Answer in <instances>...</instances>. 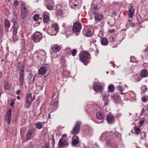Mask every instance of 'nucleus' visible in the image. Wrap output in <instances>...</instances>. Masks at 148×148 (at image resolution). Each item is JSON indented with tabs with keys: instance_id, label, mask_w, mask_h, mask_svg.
<instances>
[{
	"instance_id": "f257e3e1",
	"label": "nucleus",
	"mask_w": 148,
	"mask_h": 148,
	"mask_svg": "<svg viewBox=\"0 0 148 148\" xmlns=\"http://www.w3.org/2000/svg\"><path fill=\"white\" fill-rule=\"evenodd\" d=\"M118 135V133L116 132L113 133L111 132H105L102 134L100 137V139L103 140H105L107 145L111 148H118L116 143L114 142L113 139L117 138Z\"/></svg>"
},
{
	"instance_id": "f03ea898",
	"label": "nucleus",
	"mask_w": 148,
	"mask_h": 148,
	"mask_svg": "<svg viewBox=\"0 0 148 148\" xmlns=\"http://www.w3.org/2000/svg\"><path fill=\"white\" fill-rule=\"evenodd\" d=\"M103 0H94L92 2L91 10L92 13H95L99 10L100 5L103 3Z\"/></svg>"
},
{
	"instance_id": "7ed1b4c3",
	"label": "nucleus",
	"mask_w": 148,
	"mask_h": 148,
	"mask_svg": "<svg viewBox=\"0 0 148 148\" xmlns=\"http://www.w3.org/2000/svg\"><path fill=\"white\" fill-rule=\"evenodd\" d=\"M35 53L38 54L36 56V58L39 62H45V61L47 57L46 56V52L44 50L40 49L38 51H35Z\"/></svg>"
},
{
	"instance_id": "20e7f679",
	"label": "nucleus",
	"mask_w": 148,
	"mask_h": 148,
	"mask_svg": "<svg viewBox=\"0 0 148 148\" xmlns=\"http://www.w3.org/2000/svg\"><path fill=\"white\" fill-rule=\"evenodd\" d=\"M35 99V97H32L31 93H27L26 96L25 106L26 108H28L30 107L31 103Z\"/></svg>"
},
{
	"instance_id": "39448f33",
	"label": "nucleus",
	"mask_w": 148,
	"mask_h": 148,
	"mask_svg": "<svg viewBox=\"0 0 148 148\" xmlns=\"http://www.w3.org/2000/svg\"><path fill=\"white\" fill-rule=\"evenodd\" d=\"M69 5L72 9H79L81 6V1L79 0H70Z\"/></svg>"
},
{
	"instance_id": "423d86ee",
	"label": "nucleus",
	"mask_w": 148,
	"mask_h": 148,
	"mask_svg": "<svg viewBox=\"0 0 148 148\" xmlns=\"http://www.w3.org/2000/svg\"><path fill=\"white\" fill-rule=\"evenodd\" d=\"M82 28V25L78 22H76L74 24L73 27V30L74 32L76 33V35H77L79 34Z\"/></svg>"
},
{
	"instance_id": "0eeeda50",
	"label": "nucleus",
	"mask_w": 148,
	"mask_h": 148,
	"mask_svg": "<svg viewBox=\"0 0 148 148\" xmlns=\"http://www.w3.org/2000/svg\"><path fill=\"white\" fill-rule=\"evenodd\" d=\"M124 94H125V97L127 99L130 100L132 101H135L136 100L135 94L132 91L127 93L124 92Z\"/></svg>"
},
{
	"instance_id": "6e6552de",
	"label": "nucleus",
	"mask_w": 148,
	"mask_h": 148,
	"mask_svg": "<svg viewBox=\"0 0 148 148\" xmlns=\"http://www.w3.org/2000/svg\"><path fill=\"white\" fill-rule=\"evenodd\" d=\"M81 125V123L80 122H77L71 131V133L72 134H78L80 130Z\"/></svg>"
},
{
	"instance_id": "1a4fd4ad",
	"label": "nucleus",
	"mask_w": 148,
	"mask_h": 148,
	"mask_svg": "<svg viewBox=\"0 0 148 148\" xmlns=\"http://www.w3.org/2000/svg\"><path fill=\"white\" fill-rule=\"evenodd\" d=\"M42 38L41 34L39 32H36L33 34L32 39L35 42H38Z\"/></svg>"
},
{
	"instance_id": "9d476101",
	"label": "nucleus",
	"mask_w": 148,
	"mask_h": 148,
	"mask_svg": "<svg viewBox=\"0 0 148 148\" xmlns=\"http://www.w3.org/2000/svg\"><path fill=\"white\" fill-rule=\"evenodd\" d=\"M89 54V53L87 52L82 53L79 55L80 60L82 62L86 61L88 57Z\"/></svg>"
},
{
	"instance_id": "9b49d317",
	"label": "nucleus",
	"mask_w": 148,
	"mask_h": 148,
	"mask_svg": "<svg viewBox=\"0 0 148 148\" xmlns=\"http://www.w3.org/2000/svg\"><path fill=\"white\" fill-rule=\"evenodd\" d=\"M49 68L48 65H45L41 66L38 70V72L40 75H45Z\"/></svg>"
},
{
	"instance_id": "f8f14e48",
	"label": "nucleus",
	"mask_w": 148,
	"mask_h": 148,
	"mask_svg": "<svg viewBox=\"0 0 148 148\" xmlns=\"http://www.w3.org/2000/svg\"><path fill=\"white\" fill-rule=\"evenodd\" d=\"M51 26L53 32L51 34V35H56L58 31V26L57 23H55L52 24Z\"/></svg>"
},
{
	"instance_id": "ddd939ff",
	"label": "nucleus",
	"mask_w": 148,
	"mask_h": 148,
	"mask_svg": "<svg viewBox=\"0 0 148 148\" xmlns=\"http://www.w3.org/2000/svg\"><path fill=\"white\" fill-rule=\"evenodd\" d=\"M83 33L85 36L87 37H90L93 34V30L92 28L85 29L83 31Z\"/></svg>"
},
{
	"instance_id": "4468645a",
	"label": "nucleus",
	"mask_w": 148,
	"mask_h": 148,
	"mask_svg": "<svg viewBox=\"0 0 148 148\" xmlns=\"http://www.w3.org/2000/svg\"><path fill=\"white\" fill-rule=\"evenodd\" d=\"M11 110H9L7 112L6 116L5 117V120L7 121L8 124H10L11 120Z\"/></svg>"
},
{
	"instance_id": "2eb2a0df",
	"label": "nucleus",
	"mask_w": 148,
	"mask_h": 148,
	"mask_svg": "<svg viewBox=\"0 0 148 148\" xmlns=\"http://www.w3.org/2000/svg\"><path fill=\"white\" fill-rule=\"evenodd\" d=\"M79 143V138L76 136H73L72 139L71 145L73 146H75Z\"/></svg>"
},
{
	"instance_id": "dca6fc26",
	"label": "nucleus",
	"mask_w": 148,
	"mask_h": 148,
	"mask_svg": "<svg viewBox=\"0 0 148 148\" xmlns=\"http://www.w3.org/2000/svg\"><path fill=\"white\" fill-rule=\"evenodd\" d=\"M43 16V21L44 23H47L49 20V14L47 12H45L42 14Z\"/></svg>"
},
{
	"instance_id": "f3484780",
	"label": "nucleus",
	"mask_w": 148,
	"mask_h": 148,
	"mask_svg": "<svg viewBox=\"0 0 148 148\" xmlns=\"http://www.w3.org/2000/svg\"><path fill=\"white\" fill-rule=\"evenodd\" d=\"M21 70V72L20 73V75L19 85L20 87H23L24 81V70Z\"/></svg>"
},
{
	"instance_id": "a211bd4d",
	"label": "nucleus",
	"mask_w": 148,
	"mask_h": 148,
	"mask_svg": "<svg viewBox=\"0 0 148 148\" xmlns=\"http://www.w3.org/2000/svg\"><path fill=\"white\" fill-rule=\"evenodd\" d=\"M95 15V19L97 21H99L103 18V16L101 14L99 13V11L95 13H92Z\"/></svg>"
},
{
	"instance_id": "6ab92c4d",
	"label": "nucleus",
	"mask_w": 148,
	"mask_h": 148,
	"mask_svg": "<svg viewBox=\"0 0 148 148\" xmlns=\"http://www.w3.org/2000/svg\"><path fill=\"white\" fill-rule=\"evenodd\" d=\"M112 99L116 103H118L121 100L120 96L118 94L116 93L111 96Z\"/></svg>"
},
{
	"instance_id": "aec40b11",
	"label": "nucleus",
	"mask_w": 148,
	"mask_h": 148,
	"mask_svg": "<svg viewBox=\"0 0 148 148\" xmlns=\"http://www.w3.org/2000/svg\"><path fill=\"white\" fill-rule=\"evenodd\" d=\"M93 88L94 90L96 92H101L103 90V87L99 85H96L95 86L93 85Z\"/></svg>"
},
{
	"instance_id": "412c9836",
	"label": "nucleus",
	"mask_w": 148,
	"mask_h": 148,
	"mask_svg": "<svg viewBox=\"0 0 148 148\" xmlns=\"http://www.w3.org/2000/svg\"><path fill=\"white\" fill-rule=\"evenodd\" d=\"M21 12L22 17H24L26 15L27 12V8L25 4L23 5L21 7Z\"/></svg>"
},
{
	"instance_id": "4be33fe9",
	"label": "nucleus",
	"mask_w": 148,
	"mask_h": 148,
	"mask_svg": "<svg viewBox=\"0 0 148 148\" xmlns=\"http://www.w3.org/2000/svg\"><path fill=\"white\" fill-rule=\"evenodd\" d=\"M107 120L109 123H111L114 121L113 116L111 114H107L106 115Z\"/></svg>"
},
{
	"instance_id": "5701e85b",
	"label": "nucleus",
	"mask_w": 148,
	"mask_h": 148,
	"mask_svg": "<svg viewBox=\"0 0 148 148\" xmlns=\"http://www.w3.org/2000/svg\"><path fill=\"white\" fill-rule=\"evenodd\" d=\"M134 8L132 6H131L129 10V17L132 18L133 16L134 15Z\"/></svg>"
},
{
	"instance_id": "b1692460",
	"label": "nucleus",
	"mask_w": 148,
	"mask_h": 148,
	"mask_svg": "<svg viewBox=\"0 0 148 148\" xmlns=\"http://www.w3.org/2000/svg\"><path fill=\"white\" fill-rule=\"evenodd\" d=\"M141 79V77L139 74H136L133 76L132 80L134 82H137L140 81Z\"/></svg>"
},
{
	"instance_id": "393cba45",
	"label": "nucleus",
	"mask_w": 148,
	"mask_h": 148,
	"mask_svg": "<svg viewBox=\"0 0 148 148\" xmlns=\"http://www.w3.org/2000/svg\"><path fill=\"white\" fill-rule=\"evenodd\" d=\"M105 116L104 113L103 112H98L96 113V117L97 119L100 120L103 119Z\"/></svg>"
},
{
	"instance_id": "a878e982",
	"label": "nucleus",
	"mask_w": 148,
	"mask_h": 148,
	"mask_svg": "<svg viewBox=\"0 0 148 148\" xmlns=\"http://www.w3.org/2000/svg\"><path fill=\"white\" fill-rule=\"evenodd\" d=\"M34 134L33 131H30L29 132L26 134L27 140L31 139L34 136Z\"/></svg>"
},
{
	"instance_id": "bb28decb",
	"label": "nucleus",
	"mask_w": 148,
	"mask_h": 148,
	"mask_svg": "<svg viewBox=\"0 0 148 148\" xmlns=\"http://www.w3.org/2000/svg\"><path fill=\"white\" fill-rule=\"evenodd\" d=\"M140 75L141 77H147L148 76V71L146 69H143L141 71Z\"/></svg>"
},
{
	"instance_id": "cd10ccee",
	"label": "nucleus",
	"mask_w": 148,
	"mask_h": 148,
	"mask_svg": "<svg viewBox=\"0 0 148 148\" xmlns=\"http://www.w3.org/2000/svg\"><path fill=\"white\" fill-rule=\"evenodd\" d=\"M102 99L105 105H107L108 104L109 102V100L108 96L107 95L105 94L103 95L102 96Z\"/></svg>"
},
{
	"instance_id": "c85d7f7f",
	"label": "nucleus",
	"mask_w": 148,
	"mask_h": 148,
	"mask_svg": "<svg viewBox=\"0 0 148 148\" xmlns=\"http://www.w3.org/2000/svg\"><path fill=\"white\" fill-rule=\"evenodd\" d=\"M66 144V140L64 138H61L58 143L59 147H62L65 146Z\"/></svg>"
},
{
	"instance_id": "c756f323",
	"label": "nucleus",
	"mask_w": 148,
	"mask_h": 148,
	"mask_svg": "<svg viewBox=\"0 0 148 148\" xmlns=\"http://www.w3.org/2000/svg\"><path fill=\"white\" fill-rule=\"evenodd\" d=\"M19 27L18 25L17 24H14L12 26L13 29V34L16 35L18 29Z\"/></svg>"
},
{
	"instance_id": "7c9ffc66",
	"label": "nucleus",
	"mask_w": 148,
	"mask_h": 148,
	"mask_svg": "<svg viewBox=\"0 0 148 148\" xmlns=\"http://www.w3.org/2000/svg\"><path fill=\"white\" fill-rule=\"evenodd\" d=\"M51 49L54 51H58L61 49V47L57 45H54L53 46L51 47Z\"/></svg>"
},
{
	"instance_id": "2f4dec72",
	"label": "nucleus",
	"mask_w": 148,
	"mask_h": 148,
	"mask_svg": "<svg viewBox=\"0 0 148 148\" xmlns=\"http://www.w3.org/2000/svg\"><path fill=\"white\" fill-rule=\"evenodd\" d=\"M101 43L102 45L106 46L108 45V42L107 39L105 38H102L101 39Z\"/></svg>"
},
{
	"instance_id": "473e14b6",
	"label": "nucleus",
	"mask_w": 148,
	"mask_h": 148,
	"mask_svg": "<svg viewBox=\"0 0 148 148\" xmlns=\"http://www.w3.org/2000/svg\"><path fill=\"white\" fill-rule=\"evenodd\" d=\"M58 106V104L57 102L56 101L53 103V104L50 106L51 108L53 110H56Z\"/></svg>"
},
{
	"instance_id": "72a5a7b5",
	"label": "nucleus",
	"mask_w": 148,
	"mask_h": 148,
	"mask_svg": "<svg viewBox=\"0 0 148 148\" xmlns=\"http://www.w3.org/2000/svg\"><path fill=\"white\" fill-rule=\"evenodd\" d=\"M5 26V28H9L11 24L9 21L6 19L4 22Z\"/></svg>"
},
{
	"instance_id": "f704fd0d",
	"label": "nucleus",
	"mask_w": 148,
	"mask_h": 148,
	"mask_svg": "<svg viewBox=\"0 0 148 148\" xmlns=\"http://www.w3.org/2000/svg\"><path fill=\"white\" fill-rule=\"evenodd\" d=\"M53 3H49L45 5L47 9L50 10H53Z\"/></svg>"
},
{
	"instance_id": "c9c22d12",
	"label": "nucleus",
	"mask_w": 148,
	"mask_h": 148,
	"mask_svg": "<svg viewBox=\"0 0 148 148\" xmlns=\"http://www.w3.org/2000/svg\"><path fill=\"white\" fill-rule=\"evenodd\" d=\"M36 127L38 129H41L42 128L43 126L41 122H38L35 124Z\"/></svg>"
},
{
	"instance_id": "e433bc0d",
	"label": "nucleus",
	"mask_w": 148,
	"mask_h": 148,
	"mask_svg": "<svg viewBox=\"0 0 148 148\" xmlns=\"http://www.w3.org/2000/svg\"><path fill=\"white\" fill-rule=\"evenodd\" d=\"M57 15L62 16L64 14L63 12L61 9L57 10L56 12Z\"/></svg>"
},
{
	"instance_id": "4c0bfd02",
	"label": "nucleus",
	"mask_w": 148,
	"mask_h": 148,
	"mask_svg": "<svg viewBox=\"0 0 148 148\" xmlns=\"http://www.w3.org/2000/svg\"><path fill=\"white\" fill-rule=\"evenodd\" d=\"M4 88L5 90H9L10 88L9 84L7 81L4 82Z\"/></svg>"
},
{
	"instance_id": "58836bf2",
	"label": "nucleus",
	"mask_w": 148,
	"mask_h": 148,
	"mask_svg": "<svg viewBox=\"0 0 148 148\" xmlns=\"http://www.w3.org/2000/svg\"><path fill=\"white\" fill-rule=\"evenodd\" d=\"M141 132L140 129L138 127L134 128V132L136 135H138Z\"/></svg>"
},
{
	"instance_id": "ea45409f",
	"label": "nucleus",
	"mask_w": 148,
	"mask_h": 148,
	"mask_svg": "<svg viewBox=\"0 0 148 148\" xmlns=\"http://www.w3.org/2000/svg\"><path fill=\"white\" fill-rule=\"evenodd\" d=\"M86 132L87 134L90 135L92 134V130L91 129L89 128L86 130Z\"/></svg>"
},
{
	"instance_id": "a19ab883",
	"label": "nucleus",
	"mask_w": 148,
	"mask_h": 148,
	"mask_svg": "<svg viewBox=\"0 0 148 148\" xmlns=\"http://www.w3.org/2000/svg\"><path fill=\"white\" fill-rule=\"evenodd\" d=\"M49 3H54L53 0H45V4L46 5Z\"/></svg>"
},
{
	"instance_id": "79ce46f5",
	"label": "nucleus",
	"mask_w": 148,
	"mask_h": 148,
	"mask_svg": "<svg viewBox=\"0 0 148 148\" xmlns=\"http://www.w3.org/2000/svg\"><path fill=\"white\" fill-rule=\"evenodd\" d=\"M114 90V87L113 85H110L108 86V90L109 92H112Z\"/></svg>"
},
{
	"instance_id": "37998d69",
	"label": "nucleus",
	"mask_w": 148,
	"mask_h": 148,
	"mask_svg": "<svg viewBox=\"0 0 148 148\" xmlns=\"http://www.w3.org/2000/svg\"><path fill=\"white\" fill-rule=\"evenodd\" d=\"M146 133L144 132H142L140 136V137L142 139H143L146 136Z\"/></svg>"
},
{
	"instance_id": "c03bdc74",
	"label": "nucleus",
	"mask_w": 148,
	"mask_h": 148,
	"mask_svg": "<svg viewBox=\"0 0 148 148\" xmlns=\"http://www.w3.org/2000/svg\"><path fill=\"white\" fill-rule=\"evenodd\" d=\"M18 38L16 35L13 34L12 37V41H16L18 40Z\"/></svg>"
},
{
	"instance_id": "a18cd8bd",
	"label": "nucleus",
	"mask_w": 148,
	"mask_h": 148,
	"mask_svg": "<svg viewBox=\"0 0 148 148\" xmlns=\"http://www.w3.org/2000/svg\"><path fill=\"white\" fill-rule=\"evenodd\" d=\"M77 50L76 49H73L71 51V54L73 56H75L76 54Z\"/></svg>"
},
{
	"instance_id": "49530a36",
	"label": "nucleus",
	"mask_w": 148,
	"mask_h": 148,
	"mask_svg": "<svg viewBox=\"0 0 148 148\" xmlns=\"http://www.w3.org/2000/svg\"><path fill=\"white\" fill-rule=\"evenodd\" d=\"M25 39H23L21 42V45L23 47H25Z\"/></svg>"
},
{
	"instance_id": "de8ad7c7",
	"label": "nucleus",
	"mask_w": 148,
	"mask_h": 148,
	"mask_svg": "<svg viewBox=\"0 0 148 148\" xmlns=\"http://www.w3.org/2000/svg\"><path fill=\"white\" fill-rule=\"evenodd\" d=\"M39 16L38 14L34 15L33 16V20L34 21H37L38 20Z\"/></svg>"
},
{
	"instance_id": "09e8293b",
	"label": "nucleus",
	"mask_w": 148,
	"mask_h": 148,
	"mask_svg": "<svg viewBox=\"0 0 148 148\" xmlns=\"http://www.w3.org/2000/svg\"><path fill=\"white\" fill-rule=\"evenodd\" d=\"M147 88L145 86H143L141 88V90L143 93H145L147 91Z\"/></svg>"
},
{
	"instance_id": "8fccbe9b",
	"label": "nucleus",
	"mask_w": 148,
	"mask_h": 148,
	"mask_svg": "<svg viewBox=\"0 0 148 148\" xmlns=\"http://www.w3.org/2000/svg\"><path fill=\"white\" fill-rule=\"evenodd\" d=\"M115 32L114 29H109L108 30V33L110 34L114 33Z\"/></svg>"
},
{
	"instance_id": "3c124183",
	"label": "nucleus",
	"mask_w": 148,
	"mask_h": 148,
	"mask_svg": "<svg viewBox=\"0 0 148 148\" xmlns=\"http://www.w3.org/2000/svg\"><path fill=\"white\" fill-rule=\"evenodd\" d=\"M130 62H136L135 61V58L133 56H131L130 57Z\"/></svg>"
},
{
	"instance_id": "603ef678",
	"label": "nucleus",
	"mask_w": 148,
	"mask_h": 148,
	"mask_svg": "<svg viewBox=\"0 0 148 148\" xmlns=\"http://www.w3.org/2000/svg\"><path fill=\"white\" fill-rule=\"evenodd\" d=\"M117 88V89L120 91H122L124 90V88L121 86H118Z\"/></svg>"
},
{
	"instance_id": "864d4df0",
	"label": "nucleus",
	"mask_w": 148,
	"mask_h": 148,
	"mask_svg": "<svg viewBox=\"0 0 148 148\" xmlns=\"http://www.w3.org/2000/svg\"><path fill=\"white\" fill-rule=\"evenodd\" d=\"M18 1L17 0L14 1L13 3V6L15 7H16L18 5Z\"/></svg>"
},
{
	"instance_id": "5fc2aeb1",
	"label": "nucleus",
	"mask_w": 148,
	"mask_h": 148,
	"mask_svg": "<svg viewBox=\"0 0 148 148\" xmlns=\"http://www.w3.org/2000/svg\"><path fill=\"white\" fill-rule=\"evenodd\" d=\"M96 38H92L90 40V43L91 44H92V43L94 44V43L96 42Z\"/></svg>"
},
{
	"instance_id": "6e6d98bb",
	"label": "nucleus",
	"mask_w": 148,
	"mask_h": 148,
	"mask_svg": "<svg viewBox=\"0 0 148 148\" xmlns=\"http://www.w3.org/2000/svg\"><path fill=\"white\" fill-rule=\"evenodd\" d=\"M115 40V38L113 36H111L110 37V41L111 42H113Z\"/></svg>"
},
{
	"instance_id": "4d7b16f0",
	"label": "nucleus",
	"mask_w": 148,
	"mask_h": 148,
	"mask_svg": "<svg viewBox=\"0 0 148 148\" xmlns=\"http://www.w3.org/2000/svg\"><path fill=\"white\" fill-rule=\"evenodd\" d=\"M122 115V114L121 113L118 112L117 114L116 115V116L117 118H120V117Z\"/></svg>"
},
{
	"instance_id": "13d9d810",
	"label": "nucleus",
	"mask_w": 148,
	"mask_h": 148,
	"mask_svg": "<svg viewBox=\"0 0 148 148\" xmlns=\"http://www.w3.org/2000/svg\"><path fill=\"white\" fill-rule=\"evenodd\" d=\"M42 148H49V145L47 144H46Z\"/></svg>"
},
{
	"instance_id": "bf43d9fd",
	"label": "nucleus",
	"mask_w": 148,
	"mask_h": 148,
	"mask_svg": "<svg viewBox=\"0 0 148 148\" xmlns=\"http://www.w3.org/2000/svg\"><path fill=\"white\" fill-rule=\"evenodd\" d=\"M142 100L144 102H146L147 101V99L145 97H143L142 98Z\"/></svg>"
},
{
	"instance_id": "052dcab7",
	"label": "nucleus",
	"mask_w": 148,
	"mask_h": 148,
	"mask_svg": "<svg viewBox=\"0 0 148 148\" xmlns=\"http://www.w3.org/2000/svg\"><path fill=\"white\" fill-rule=\"evenodd\" d=\"M21 92V90L19 89L16 92V94H18Z\"/></svg>"
},
{
	"instance_id": "680f3d73",
	"label": "nucleus",
	"mask_w": 148,
	"mask_h": 148,
	"mask_svg": "<svg viewBox=\"0 0 148 148\" xmlns=\"http://www.w3.org/2000/svg\"><path fill=\"white\" fill-rule=\"evenodd\" d=\"M144 121V120H141L139 122V123L140 124V125H142L143 124Z\"/></svg>"
},
{
	"instance_id": "e2e57ef3",
	"label": "nucleus",
	"mask_w": 148,
	"mask_h": 148,
	"mask_svg": "<svg viewBox=\"0 0 148 148\" xmlns=\"http://www.w3.org/2000/svg\"><path fill=\"white\" fill-rule=\"evenodd\" d=\"M11 101L12 102L10 103V105L11 106H12L14 104V101H12L11 100Z\"/></svg>"
},
{
	"instance_id": "0e129e2a",
	"label": "nucleus",
	"mask_w": 148,
	"mask_h": 148,
	"mask_svg": "<svg viewBox=\"0 0 148 148\" xmlns=\"http://www.w3.org/2000/svg\"><path fill=\"white\" fill-rule=\"evenodd\" d=\"M135 26V24L134 23H132L130 24V26L132 27H133Z\"/></svg>"
},
{
	"instance_id": "69168bd1",
	"label": "nucleus",
	"mask_w": 148,
	"mask_h": 148,
	"mask_svg": "<svg viewBox=\"0 0 148 148\" xmlns=\"http://www.w3.org/2000/svg\"><path fill=\"white\" fill-rule=\"evenodd\" d=\"M55 95H56V93H54L52 94V100L54 99V97L55 96Z\"/></svg>"
},
{
	"instance_id": "338daca9",
	"label": "nucleus",
	"mask_w": 148,
	"mask_h": 148,
	"mask_svg": "<svg viewBox=\"0 0 148 148\" xmlns=\"http://www.w3.org/2000/svg\"><path fill=\"white\" fill-rule=\"evenodd\" d=\"M144 112V109L143 108L142 109V110L140 112L141 114H142Z\"/></svg>"
},
{
	"instance_id": "774afa93",
	"label": "nucleus",
	"mask_w": 148,
	"mask_h": 148,
	"mask_svg": "<svg viewBox=\"0 0 148 148\" xmlns=\"http://www.w3.org/2000/svg\"><path fill=\"white\" fill-rule=\"evenodd\" d=\"M48 119H50L51 118V114H49L48 115Z\"/></svg>"
}]
</instances>
